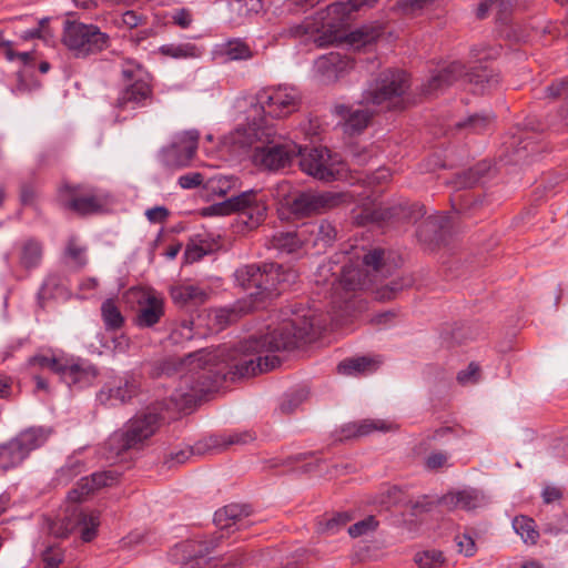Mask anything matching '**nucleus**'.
<instances>
[{
  "label": "nucleus",
  "instance_id": "nucleus-1",
  "mask_svg": "<svg viewBox=\"0 0 568 568\" xmlns=\"http://www.w3.org/2000/svg\"><path fill=\"white\" fill-rule=\"evenodd\" d=\"M273 331L250 336L234 348H201L180 358V414H191L213 387L223 381L247 378L268 372L281 363L275 353L312 342L322 325L311 307L288 306Z\"/></svg>",
  "mask_w": 568,
  "mask_h": 568
},
{
  "label": "nucleus",
  "instance_id": "nucleus-2",
  "mask_svg": "<svg viewBox=\"0 0 568 568\" xmlns=\"http://www.w3.org/2000/svg\"><path fill=\"white\" fill-rule=\"evenodd\" d=\"M462 77H465L474 85V91L477 93L490 92L500 84V73L491 63L479 62V64L466 72L465 65L462 62L455 61L432 75L427 83L423 84L422 91L427 95L436 94Z\"/></svg>",
  "mask_w": 568,
  "mask_h": 568
},
{
  "label": "nucleus",
  "instance_id": "nucleus-3",
  "mask_svg": "<svg viewBox=\"0 0 568 568\" xmlns=\"http://www.w3.org/2000/svg\"><path fill=\"white\" fill-rule=\"evenodd\" d=\"M256 144L253 149V163L267 171H278L290 166L302 152V146L278 134L271 126L255 130Z\"/></svg>",
  "mask_w": 568,
  "mask_h": 568
},
{
  "label": "nucleus",
  "instance_id": "nucleus-4",
  "mask_svg": "<svg viewBox=\"0 0 568 568\" xmlns=\"http://www.w3.org/2000/svg\"><path fill=\"white\" fill-rule=\"evenodd\" d=\"M161 416L155 412H142L131 417L122 428L112 433L105 446L111 454L120 455L128 450H141L149 445L159 430Z\"/></svg>",
  "mask_w": 568,
  "mask_h": 568
},
{
  "label": "nucleus",
  "instance_id": "nucleus-5",
  "mask_svg": "<svg viewBox=\"0 0 568 568\" xmlns=\"http://www.w3.org/2000/svg\"><path fill=\"white\" fill-rule=\"evenodd\" d=\"M61 41L75 58L97 54L110 44L109 36L98 26L70 20L64 22Z\"/></svg>",
  "mask_w": 568,
  "mask_h": 568
},
{
  "label": "nucleus",
  "instance_id": "nucleus-6",
  "mask_svg": "<svg viewBox=\"0 0 568 568\" xmlns=\"http://www.w3.org/2000/svg\"><path fill=\"white\" fill-rule=\"evenodd\" d=\"M266 205L258 199V192L247 190L225 201L214 203L204 210L205 215H229L239 213L247 229L257 227L266 216Z\"/></svg>",
  "mask_w": 568,
  "mask_h": 568
},
{
  "label": "nucleus",
  "instance_id": "nucleus-7",
  "mask_svg": "<svg viewBox=\"0 0 568 568\" xmlns=\"http://www.w3.org/2000/svg\"><path fill=\"white\" fill-rule=\"evenodd\" d=\"M99 525V513H84L73 507L68 509L62 517L49 523V532L57 538H65L79 529L81 539L89 542L97 536Z\"/></svg>",
  "mask_w": 568,
  "mask_h": 568
},
{
  "label": "nucleus",
  "instance_id": "nucleus-8",
  "mask_svg": "<svg viewBox=\"0 0 568 568\" xmlns=\"http://www.w3.org/2000/svg\"><path fill=\"white\" fill-rule=\"evenodd\" d=\"M408 75L402 70H385L365 90L363 99L367 104L382 105L399 99L408 89Z\"/></svg>",
  "mask_w": 568,
  "mask_h": 568
},
{
  "label": "nucleus",
  "instance_id": "nucleus-9",
  "mask_svg": "<svg viewBox=\"0 0 568 568\" xmlns=\"http://www.w3.org/2000/svg\"><path fill=\"white\" fill-rule=\"evenodd\" d=\"M256 101L270 116L284 118L300 109L302 95L294 87L278 85L258 91Z\"/></svg>",
  "mask_w": 568,
  "mask_h": 568
},
{
  "label": "nucleus",
  "instance_id": "nucleus-10",
  "mask_svg": "<svg viewBox=\"0 0 568 568\" xmlns=\"http://www.w3.org/2000/svg\"><path fill=\"white\" fill-rule=\"evenodd\" d=\"M298 156H301V170L314 179L324 182H332L339 179V163L332 156L328 149H302Z\"/></svg>",
  "mask_w": 568,
  "mask_h": 568
},
{
  "label": "nucleus",
  "instance_id": "nucleus-11",
  "mask_svg": "<svg viewBox=\"0 0 568 568\" xmlns=\"http://www.w3.org/2000/svg\"><path fill=\"white\" fill-rule=\"evenodd\" d=\"M59 199L65 209L80 215L97 213L104 205V199L94 189L82 184H63Z\"/></svg>",
  "mask_w": 568,
  "mask_h": 568
},
{
  "label": "nucleus",
  "instance_id": "nucleus-12",
  "mask_svg": "<svg viewBox=\"0 0 568 568\" xmlns=\"http://www.w3.org/2000/svg\"><path fill=\"white\" fill-rule=\"evenodd\" d=\"M341 202L339 193L305 191L291 200L288 209L295 216L305 217L336 207Z\"/></svg>",
  "mask_w": 568,
  "mask_h": 568
},
{
  "label": "nucleus",
  "instance_id": "nucleus-13",
  "mask_svg": "<svg viewBox=\"0 0 568 568\" xmlns=\"http://www.w3.org/2000/svg\"><path fill=\"white\" fill-rule=\"evenodd\" d=\"M126 297L139 306L136 325L140 327L153 326L164 314L163 300L153 290L133 287L129 290Z\"/></svg>",
  "mask_w": 568,
  "mask_h": 568
},
{
  "label": "nucleus",
  "instance_id": "nucleus-14",
  "mask_svg": "<svg viewBox=\"0 0 568 568\" xmlns=\"http://www.w3.org/2000/svg\"><path fill=\"white\" fill-rule=\"evenodd\" d=\"M254 439V434L248 430L212 435L205 443L199 442L194 446L186 445L185 448H180V463L189 459L191 456L203 455L210 449L223 450L231 445H245Z\"/></svg>",
  "mask_w": 568,
  "mask_h": 568
},
{
  "label": "nucleus",
  "instance_id": "nucleus-15",
  "mask_svg": "<svg viewBox=\"0 0 568 568\" xmlns=\"http://www.w3.org/2000/svg\"><path fill=\"white\" fill-rule=\"evenodd\" d=\"M357 11L351 0L337 1L326 7L325 16L322 17V29L329 32L328 39L322 37L316 41L320 45L333 43L343 39L342 29L348 23L351 13Z\"/></svg>",
  "mask_w": 568,
  "mask_h": 568
},
{
  "label": "nucleus",
  "instance_id": "nucleus-16",
  "mask_svg": "<svg viewBox=\"0 0 568 568\" xmlns=\"http://www.w3.org/2000/svg\"><path fill=\"white\" fill-rule=\"evenodd\" d=\"M140 381L133 375L115 377L105 384L97 395L102 405L115 406L125 404L135 397L140 392Z\"/></svg>",
  "mask_w": 568,
  "mask_h": 568
},
{
  "label": "nucleus",
  "instance_id": "nucleus-17",
  "mask_svg": "<svg viewBox=\"0 0 568 568\" xmlns=\"http://www.w3.org/2000/svg\"><path fill=\"white\" fill-rule=\"evenodd\" d=\"M251 508L247 505L230 504L214 514V524L220 530L235 531L250 526L247 517Z\"/></svg>",
  "mask_w": 568,
  "mask_h": 568
},
{
  "label": "nucleus",
  "instance_id": "nucleus-18",
  "mask_svg": "<svg viewBox=\"0 0 568 568\" xmlns=\"http://www.w3.org/2000/svg\"><path fill=\"white\" fill-rule=\"evenodd\" d=\"M301 227L305 242L304 245H311L318 253L332 246L337 236L335 226L326 220H322L318 223L303 224Z\"/></svg>",
  "mask_w": 568,
  "mask_h": 568
},
{
  "label": "nucleus",
  "instance_id": "nucleus-19",
  "mask_svg": "<svg viewBox=\"0 0 568 568\" xmlns=\"http://www.w3.org/2000/svg\"><path fill=\"white\" fill-rule=\"evenodd\" d=\"M315 68L325 82H335L354 68V62L339 52H329L315 61Z\"/></svg>",
  "mask_w": 568,
  "mask_h": 568
},
{
  "label": "nucleus",
  "instance_id": "nucleus-20",
  "mask_svg": "<svg viewBox=\"0 0 568 568\" xmlns=\"http://www.w3.org/2000/svg\"><path fill=\"white\" fill-rule=\"evenodd\" d=\"M438 504L448 510H474L485 504V495L476 488L453 490L440 497Z\"/></svg>",
  "mask_w": 568,
  "mask_h": 568
},
{
  "label": "nucleus",
  "instance_id": "nucleus-21",
  "mask_svg": "<svg viewBox=\"0 0 568 568\" xmlns=\"http://www.w3.org/2000/svg\"><path fill=\"white\" fill-rule=\"evenodd\" d=\"M281 270V265L264 264L261 270V277L257 280L256 288L250 292V296L255 300L264 301L280 295L282 291L280 285L284 282Z\"/></svg>",
  "mask_w": 568,
  "mask_h": 568
},
{
  "label": "nucleus",
  "instance_id": "nucleus-22",
  "mask_svg": "<svg viewBox=\"0 0 568 568\" xmlns=\"http://www.w3.org/2000/svg\"><path fill=\"white\" fill-rule=\"evenodd\" d=\"M426 214L425 206L419 203H398L390 206H382L374 212L376 220L385 222H414L416 223Z\"/></svg>",
  "mask_w": 568,
  "mask_h": 568
},
{
  "label": "nucleus",
  "instance_id": "nucleus-23",
  "mask_svg": "<svg viewBox=\"0 0 568 568\" xmlns=\"http://www.w3.org/2000/svg\"><path fill=\"white\" fill-rule=\"evenodd\" d=\"M98 376V369L92 364L81 359H68L60 375L61 379L68 386H78L80 388L89 386Z\"/></svg>",
  "mask_w": 568,
  "mask_h": 568
},
{
  "label": "nucleus",
  "instance_id": "nucleus-24",
  "mask_svg": "<svg viewBox=\"0 0 568 568\" xmlns=\"http://www.w3.org/2000/svg\"><path fill=\"white\" fill-rule=\"evenodd\" d=\"M416 239L426 248L439 245L444 241V219L438 214L427 216L418 224Z\"/></svg>",
  "mask_w": 568,
  "mask_h": 568
},
{
  "label": "nucleus",
  "instance_id": "nucleus-25",
  "mask_svg": "<svg viewBox=\"0 0 568 568\" xmlns=\"http://www.w3.org/2000/svg\"><path fill=\"white\" fill-rule=\"evenodd\" d=\"M183 559L180 568H211V558H207L210 547L204 541L187 540L183 545Z\"/></svg>",
  "mask_w": 568,
  "mask_h": 568
},
{
  "label": "nucleus",
  "instance_id": "nucleus-26",
  "mask_svg": "<svg viewBox=\"0 0 568 568\" xmlns=\"http://www.w3.org/2000/svg\"><path fill=\"white\" fill-rule=\"evenodd\" d=\"M338 284L346 292L364 290L371 284L367 272L353 264H344L341 274L334 277L332 285Z\"/></svg>",
  "mask_w": 568,
  "mask_h": 568
},
{
  "label": "nucleus",
  "instance_id": "nucleus-27",
  "mask_svg": "<svg viewBox=\"0 0 568 568\" xmlns=\"http://www.w3.org/2000/svg\"><path fill=\"white\" fill-rule=\"evenodd\" d=\"M335 110L344 120L343 131L349 135L359 134L372 119V112L367 110H352L346 105H337Z\"/></svg>",
  "mask_w": 568,
  "mask_h": 568
},
{
  "label": "nucleus",
  "instance_id": "nucleus-28",
  "mask_svg": "<svg viewBox=\"0 0 568 568\" xmlns=\"http://www.w3.org/2000/svg\"><path fill=\"white\" fill-rule=\"evenodd\" d=\"M382 364L381 356H359L346 358L337 365V373L341 375H366L376 372Z\"/></svg>",
  "mask_w": 568,
  "mask_h": 568
},
{
  "label": "nucleus",
  "instance_id": "nucleus-29",
  "mask_svg": "<svg viewBox=\"0 0 568 568\" xmlns=\"http://www.w3.org/2000/svg\"><path fill=\"white\" fill-rule=\"evenodd\" d=\"M50 436V430L43 427H30L19 433L12 438L20 452L23 453V457L27 458L29 454L44 445Z\"/></svg>",
  "mask_w": 568,
  "mask_h": 568
},
{
  "label": "nucleus",
  "instance_id": "nucleus-30",
  "mask_svg": "<svg viewBox=\"0 0 568 568\" xmlns=\"http://www.w3.org/2000/svg\"><path fill=\"white\" fill-rule=\"evenodd\" d=\"M120 474L116 470L109 469L92 474L90 477H83L78 483V488L74 494L80 491V497L89 495L97 489L112 486L119 479Z\"/></svg>",
  "mask_w": 568,
  "mask_h": 568
},
{
  "label": "nucleus",
  "instance_id": "nucleus-31",
  "mask_svg": "<svg viewBox=\"0 0 568 568\" xmlns=\"http://www.w3.org/2000/svg\"><path fill=\"white\" fill-rule=\"evenodd\" d=\"M43 244L36 239L23 240L19 244V264L22 268L30 271L40 266L43 258Z\"/></svg>",
  "mask_w": 568,
  "mask_h": 568
},
{
  "label": "nucleus",
  "instance_id": "nucleus-32",
  "mask_svg": "<svg viewBox=\"0 0 568 568\" xmlns=\"http://www.w3.org/2000/svg\"><path fill=\"white\" fill-rule=\"evenodd\" d=\"M271 247L278 253L291 254L300 250L304 244L302 227L297 231L276 232L271 241Z\"/></svg>",
  "mask_w": 568,
  "mask_h": 568
},
{
  "label": "nucleus",
  "instance_id": "nucleus-33",
  "mask_svg": "<svg viewBox=\"0 0 568 568\" xmlns=\"http://www.w3.org/2000/svg\"><path fill=\"white\" fill-rule=\"evenodd\" d=\"M216 54L226 62L248 60L253 57V51L244 40L230 39L217 45Z\"/></svg>",
  "mask_w": 568,
  "mask_h": 568
},
{
  "label": "nucleus",
  "instance_id": "nucleus-34",
  "mask_svg": "<svg viewBox=\"0 0 568 568\" xmlns=\"http://www.w3.org/2000/svg\"><path fill=\"white\" fill-rule=\"evenodd\" d=\"M151 94L150 84L144 79H138L131 85L125 88L118 99V105L125 108L129 103L140 104Z\"/></svg>",
  "mask_w": 568,
  "mask_h": 568
},
{
  "label": "nucleus",
  "instance_id": "nucleus-35",
  "mask_svg": "<svg viewBox=\"0 0 568 568\" xmlns=\"http://www.w3.org/2000/svg\"><path fill=\"white\" fill-rule=\"evenodd\" d=\"M207 297V292L197 285H180V310L183 307L197 308L206 302Z\"/></svg>",
  "mask_w": 568,
  "mask_h": 568
},
{
  "label": "nucleus",
  "instance_id": "nucleus-36",
  "mask_svg": "<svg viewBox=\"0 0 568 568\" xmlns=\"http://www.w3.org/2000/svg\"><path fill=\"white\" fill-rule=\"evenodd\" d=\"M26 458L13 439L0 444V470L8 471L20 466Z\"/></svg>",
  "mask_w": 568,
  "mask_h": 568
},
{
  "label": "nucleus",
  "instance_id": "nucleus-37",
  "mask_svg": "<svg viewBox=\"0 0 568 568\" xmlns=\"http://www.w3.org/2000/svg\"><path fill=\"white\" fill-rule=\"evenodd\" d=\"M382 36L379 27L363 26L343 36L355 48L365 47L375 42Z\"/></svg>",
  "mask_w": 568,
  "mask_h": 568
},
{
  "label": "nucleus",
  "instance_id": "nucleus-38",
  "mask_svg": "<svg viewBox=\"0 0 568 568\" xmlns=\"http://www.w3.org/2000/svg\"><path fill=\"white\" fill-rule=\"evenodd\" d=\"M200 139L197 130L185 131L180 136V165H186L195 155Z\"/></svg>",
  "mask_w": 568,
  "mask_h": 568
},
{
  "label": "nucleus",
  "instance_id": "nucleus-39",
  "mask_svg": "<svg viewBox=\"0 0 568 568\" xmlns=\"http://www.w3.org/2000/svg\"><path fill=\"white\" fill-rule=\"evenodd\" d=\"M489 170L487 163H478L475 166L470 168L468 171H465L458 174L455 179V185L457 189H471L474 187L479 180L486 174Z\"/></svg>",
  "mask_w": 568,
  "mask_h": 568
},
{
  "label": "nucleus",
  "instance_id": "nucleus-40",
  "mask_svg": "<svg viewBox=\"0 0 568 568\" xmlns=\"http://www.w3.org/2000/svg\"><path fill=\"white\" fill-rule=\"evenodd\" d=\"M261 270L262 267L256 264L244 265L235 271V280L244 290L255 291L257 280L261 277Z\"/></svg>",
  "mask_w": 568,
  "mask_h": 568
},
{
  "label": "nucleus",
  "instance_id": "nucleus-41",
  "mask_svg": "<svg viewBox=\"0 0 568 568\" xmlns=\"http://www.w3.org/2000/svg\"><path fill=\"white\" fill-rule=\"evenodd\" d=\"M494 119L495 116L491 113H475L464 121L457 122L456 128L468 129L473 133H481L491 126Z\"/></svg>",
  "mask_w": 568,
  "mask_h": 568
},
{
  "label": "nucleus",
  "instance_id": "nucleus-42",
  "mask_svg": "<svg viewBox=\"0 0 568 568\" xmlns=\"http://www.w3.org/2000/svg\"><path fill=\"white\" fill-rule=\"evenodd\" d=\"M352 517L348 513H336L331 517H324L317 523V531L321 534L334 535L349 523Z\"/></svg>",
  "mask_w": 568,
  "mask_h": 568
},
{
  "label": "nucleus",
  "instance_id": "nucleus-43",
  "mask_svg": "<svg viewBox=\"0 0 568 568\" xmlns=\"http://www.w3.org/2000/svg\"><path fill=\"white\" fill-rule=\"evenodd\" d=\"M513 527L525 542L531 545L537 542L539 532L536 530L535 521L531 518L518 516L514 519Z\"/></svg>",
  "mask_w": 568,
  "mask_h": 568
},
{
  "label": "nucleus",
  "instance_id": "nucleus-44",
  "mask_svg": "<svg viewBox=\"0 0 568 568\" xmlns=\"http://www.w3.org/2000/svg\"><path fill=\"white\" fill-rule=\"evenodd\" d=\"M65 361L67 358L64 357L36 354L28 359V365L33 367L38 366L40 368H48L60 376L65 364Z\"/></svg>",
  "mask_w": 568,
  "mask_h": 568
},
{
  "label": "nucleus",
  "instance_id": "nucleus-45",
  "mask_svg": "<svg viewBox=\"0 0 568 568\" xmlns=\"http://www.w3.org/2000/svg\"><path fill=\"white\" fill-rule=\"evenodd\" d=\"M237 179L234 176H215L210 179L203 185V190L205 191V196L211 194H216L220 196L226 195L236 184Z\"/></svg>",
  "mask_w": 568,
  "mask_h": 568
},
{
  "label": "nucleus",
  "instance_id": "nucleus-46",
  "mask_svg": "<svg viewBox=\"0 0 568 568\" xmlns=\"http://www.w3.org/2000/svg\"><path fill=\"white\" fill-rule=\"evenodd\" d=\"M318 30L320 28L313 23L311 18H305L300 23H293L291 26L283 27L278 32V36L281 38L298 39Z\"/></svg>",
  "mask_w": 568,
  "mask_h": 568
},
{
  "label": "nucleus",
  "instance_id": "nucleus-47",
  "mask_svg": "<svg viewBox=\"0 0 568 568\" xmlns=\"http://www.w3.org/2000/svg\"><path fill=\"white\" fill-rule=\"evenodd\" d=\"M546 95L550 99H565L568 100V79L554 81L546 88ZM560 118L565 125L568 126V105L561 108Z\"/></svg>",
  "mask_w": 568,
  "mask_h": 568
},
{
  "label": "nucleus",
  "instance_id": "nucleus-48",
  "mask_svg": "<svg viewBox=\"0 0 568 568\" xmlns=\"http://www.w3.org/2000/svg\"><path fill=\"white\" fill-rule=\"evenodd\" d=\"M101 313L106 328L116 329L122 326L124 320L113 300L103 302Z\"/></svg>",
  "mask_w": 568,
  "mask_h": 568
},
{
  "label": "nucleus",
  "instance_id": "nucleus-49",
  "mask_svg": "<svg viewBox=\"0 0 568 568\" xmlns=\"http://www.w3.org/2000/svg\"><path fill=\"white\" fill-rule=\"evenodd\" d=\"M64 254L73 262L77 268H82L88 263L87 247L80 245L75 237L69 239Z\"/></svg>",
  "mask_w": 568,
  "mask_h": 568
},
{
  "label": "nucleus",
  "instance_id": "nucleus-50",
  "mask_svg": "<svg viewBox=\"0 0 568 568\" xmlns=\"http://www.w3.org/2000/svg\"><path fill=\"white\" fill-rule=\"evenodd\" d=\"M542 531L551 536L568 534V513L562 511L559 515L548 518L544 524Z\"/></svg>",
  "mask_w": 568,
  "mask_h": 568
},
{
  "label": "nucleus",
  "instance_id": "nucleus-51",
  "mask_svg": "<svg viewBox=\"0 0 568 568\" xmlns=\"http://www.w3.org/2000/svg\"><path fill=\"white\" fill-rule=\"evenodd\" d=\"M209 252L210 245H207L203 240L192 239L185 247L184 262L187 264L197 262Z\"/></svg>",
  "mask_w": 568,
  "mask_h": 568
},
{
  "label": "nucleus",
  "instance_id": "nucleus-52",
  "mask_svg": "<svg viewBox=\"0 0 568 568\" xmlns=\"http://www.w3.org/2000/svg\"><path fill=\"white\" fill-rule=\"evenodd\" d=\"M84 465L81 460L70 457L58 470L57 480L60 484H68L74 476L83 471Z\"/></svg>",
  "mask_w": 568,
  "mask_h": 568
},
{
  "label": "nucleus",
  "instance_id": "nucleus-53",
  "mask_svg": "<svg viewBox=\"0 0 568 568\" xmlns=\"http://www.w3.org/2000/svg\"><path fill=\"white\" fill-rule=\"evenodd\" d=\"M359 436L365 437L374 432H389L393 429V425L383 419H363L358 420Z\"/></svg>",
  "mask_w": 568,
  "mask_h": 568
},
{
  "label": "nucleus",
  "instance_id": "nucleus-54",
  "mask_svg": "<svg viewBox=\"0 0 568 568\" xmlns=\"http://www.w3.org/2000/svg\"><path fill=\"white\" fill-rule=\"evenodd\" d=\"M443 552L439 550H426L422 554H416L415 561L419 568H436L444 564Z\"/></svg>",
  "mask_w": 568,
  "mask_h": 568
},
{
  "label": "nucleus",
  "instance_id": "nucleus-55",
  "mask_svg": "<svg viewBox=\"0 0 568 568\" xmlns=\"http://www.w3.org/2000/svg\"><path fill=\"white\" fill-rule=\"evenodd\" d=\"M378 521L374 516H368L348 527V534L352 538H357L376 530Z\"/></svg>",
  "mask_w": 568,
  "mask_h": 568
},
{
  "label": "nucleus",
  "instance_id": "nucleus-56",
  "mask_svg": "<svg viewBox=\"0 0 568 568\" xmlns=\"http://www.w3.org/2000/svg\"><path fill=\"white\" fill-rule=\"evenodd\" d=\"M204 176L200 172H189L180 175V187L182 189H200V193L205 196V191L203 190L204 185Z\"/></svg>",
  "mask_w": 568,
  "mask_h": 568
},
{
  "label": "nucleus",
  "instance_id": "nucleus-57",
  "mask_svg": "<svg viewBox=\"0 0 568 568\" xmlns=\"http://www.w3.org/2000/svg\"><path fill=\"white\" fill-rule=\"evenodd\" d=\"M479 373H480L479 365L475 362H471V363H469V365L467 366L466 369H463L457 374V381H458V383H460L463 385L475 384L479 379Z\"/></svg>",
  "mask_w": 568,
  "mask_h": 568
},
{
  "label": "nucleus",
  "instance_id": "nucleus-58",
  "mask_svg": "<svg viewBox=\"0 0 568 568\" xmlns=\"http://www.w3.org/2000/svg\"><path fill=\"white\" fill-rule=\"evenodd\" d=\"M240 318V313L234 308H220L215 312L214 320L220 328L236 322Z\"/></svg>",
  "mask_w": 568,
  "mask_h": 568
},
{
  "label": "nucleus",
  "instance_id": "nucleus-59",
  "mask_svg": "<svg viewBox=\"0 0 568 568\" xmlns=\"http://www.w3.org/2000/svg\"><path fill=\"white\" fill-rule=\"evenodd\" d=\"M122 75L126 80L136 81L143 79V69L136 61L125 60L122 64Z\"/></svg>",
  "mask_w": 568,
  "mask_h": 568
},
{
  "label": "nucleus",
  "instance_id": "nucleus-60",
  "mask_svg": "<svg viewBox=\"0 0 568 568\" xmlns=\"http://www.w3.org/2000/svg\"><path fill=\"white\" fill-rule=\"evenodd\" d=\"M47 23H48V19L40 20L38 27L33 28V29L26 30L20 36L21 39L30 40V39L39 38V39L47 40L48 38H50L52 36L51 32L49 31V29L47 28Z\"/></svg>",
  "mask_w": 568,
  "mask_h": 568
},
{
  "label": "nucleus",
  "instance_id": "nucleus-61",
  "mask_svg": "<svg viewBox=\"0 0 568 568\" xmlns=\"http://www.w3.org/2000/svg\"><path fill=\"white\" fill-rule=\"evenodd\" d=\"M44 568H58L63 560V551L59 547H49L42 556Z\"/></svg>",
  "mask_w": 568,
  "mask_h": 568
},
{
  "label": "nucleus",
  "instance_id": "nucleus-62",
  "mask_svg": "<svg viewBox=\"0 0 568 568\" xmlns=\"http://www.w3.org/2000/svg\"><path fill=\"white\" fill-rule=\"evenodd\" d=\"M384 251L375 248L366 253L363 257V264L367 267H372L373 271L377 272L383 265Z\"/></svg>",
  "mask_w": 568,
  "mask_h": 568
},
{
  "label": "nucleus",
  "instance_id": "nucleus-63",
  "mask_svg": "<svg viewBox=\"0 0 568 568\" xmlns=\"http://www.w3.org/2000/svg\"><path fill=\"white\" fill-rule=\"evenodd\" d=\"M204 52V48L200 47L193 42H181L180 43V59L181 58H191V59H200Z\"/></svg>",
  "mask_w": 568,
  "mask_h": 568
},
{
  "label": "nucleus",
  "instance_id": "nucleus-64",
  "mask_svg": "<svg viewBox=\"0 0 568 568\" xmlns=\"http://www.w3.org/2000/svg\"><path fill=\"white\" fill-rule=\"evenodd\" d=\"M447 454L443 452H433L425 459V467L428 470H437L447 463Z\"/></svg>",
  "mask_w": 568,
  "mask_h": 568
}]
</instances>
